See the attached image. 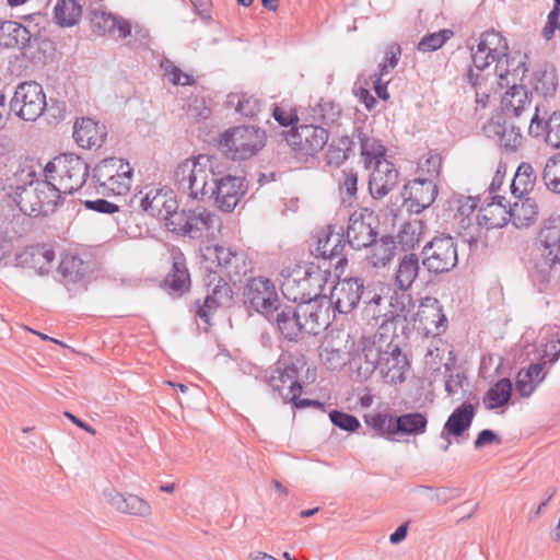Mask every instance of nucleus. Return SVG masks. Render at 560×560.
Listing matches in <instances>:
<instances>
[{"instance_id":"1","label":"nucleus","mask_w":560,"mask_h":560,"mask_svg":"<svg viewBox=\"0 0 560 560\" xmlns=\"http://www.w3.org/2000/svg\"><path fill=\"white\" fill-rule=\"evenodd\" d=\"M538 254L529 277L539 292L560 287V225L545 224L538 233Z\"/></svg>"},{"instance_id":"2","label":"nucleus","mask_w":560,"mask_h":560,"mask_svg":"<svg viewBox=\"0 0 560 560\" xmlns=\"http://www.w3.org/2000/svg\"><path fill=\"white\" fill-rule=\"evenodd\" d=\"M281 292L288 301L326 300L324 288L330 277L329 269L310 264L302 268L282 270Z\"/></svg>"},{"instance_id":"3","label":"nucleus","mask_w":560,"mask_h":560,"mask_svg":"<svg viewBox=\"0 0 560 560\" xmlns=\"http://www.w3.org/2000/svg\"><path fill=\"white\" fill-rule=\"evenodd\" d=\"M133 168L120 158L102 160L93 170L92 179L97 194L103 196H121L131 187Z\"/></svg>"},{"instance_id":"4","label":"nucleus","mask_w":560,"mask_h":560,"mask_svg":"<svg viewBox=\"0 0 560 560\" xmlns=\"http://www.w3.org/2000/svg\"><path fill=\"white\" fill-rule=\"evenodd\" d=\"M266 135L255 126H236L220 135L219 149L232 160H246L265 145Z\"/></svg>"},{"instance_id":"5","label":"nucleus","mask_w":560,"mask_h":560,"mask_svg":"<svg viewBox=\"0 0 560 560\" xmlns=\"http://www.w3.org/2000/svg\"><path fill=\"white\" fill-rule=\"evenodd\" d=\"M45 177H56L58 175L59 189L63 194H72L79 190L86 182L90 171L88 163L73 153H63L52 161L48 162L44 168Z\"/></svg>"},{"instance_id":"6","label":"nucleus","mask_w":560,"mask_h":560,"mask_svg":"<svg viewBox=\"0 0 560 560\" xmlns=\"http://www.w3.org/2000/svg\"><path fill=\"white\" fill-rule=\"evenodd\" d=\"M306 365L304 355L281 354L276 369L269 377V385L278 392L283 401L296 398L303 390L300 374Z\"/></svg>"},{"instance_id":"7","label":"nucleus","mask_w":560,"mask_h":560,"mask_svg":"<svg viewBox=\"0 0 560 560\" xmlns=\"http://www.w3.org/2000/svg\"><path fill=\"white\" fill-rule=\"evenodd\" d=\"M306 365L304 355L281 354L276 369L269 377V385L278 392L283 401L296 398L303 390L300 374Z\"/></svg>"},{"instance_id":"8","label":"nucleus","mask_w":560,"mask_h":560,"mask_svg":"<svg viewBox=\"0 0 560 560\" xmlns=\"http://www.w3.org/2000/svg\"><path fill=\"white\" fill-rule=\"evenodd\" d=\"M306 365L304 355L281 354L276 369L269 377V385L278 392L283 401L296 398L303 390L300 374Z\"/></svg>"},{"instance_id":"9","label":"nucleus","mask_w":560,"mask_h":560,"mask_svg":"<svg viewBox=\"0 0 560 560\" xmlns=\"http://www.w3.org/2000/svg\"><path fill=\"white\" fill-rule=\"evenodd\" d=\"M329 132L318 125H298L285 133V141L292 149L294 156L307 162L315 158L327 144Z\"/></svg>"},{"instance_id":"10","label":"nucleus","mask_w":560,"mask_h":560,"mask_svg":"<svg viewBox=\"0 0 560 560\" xmlns=\"http://www.w3.org/2000/svg\"><path fill=\"white\" fill-rule=\"evenodd\" d=\"M422 266L433 275L448 272L458 262L456 240L441 234L428 242L421 250Z\"/></svg>"},{"instance_id":"11","label":"nucleus","mask_w":560,"mask_h":560,"mask_svg":"<svg viewBox=\"0 0 560 560\" xmlns=\"http://www.w3.org/2000/svg\"><path fill=\"white\" fill-rule=\"evenodd\" d=\"M47 107L43 86L35 81L22 82L18 85L10 102L9 110L26 121H35Z\"/></svg>"},{"instance_id":"12","label":"nucleus","mask_w":560,"mask_h":560,"mask_svg":"<svg viewBox=\"0 0 560 560\" xmlns=\"http://www.w3.org/2000/svg\"><path fill=\"white\" fill-rule=\"evenodd\" d=\"M378 226L380 220L373 210L360 208L353 211L349 217L345 232L348 246L355 250L368 248L378 235Z\"/></svg>"},{"instance_id":"13","label":"nucleus","mask_w":560,"mask_h":560,"mask_svg":"<svg viewBox=\"0 0 560 560\" xmlns=\"http://www.w3.org/2000/svg\"><path fill=\"white\" fill-rule=\"evenodd\" d=\"M243 295L245 304L266 318L273 316L277 306L280 304L276 284L270 279L261 276L248 280Z\"/></svg>"},{"instance_id":"14","label":"nucleus","mask_w":560,"mask_h":560,"mask_svg":"<svg viewBox=\"0 0 560 560\" xmlns=\"http://www.w3.org/2000/svg\"><path fill=\"white\" fill-rule=\"evenodd\" d=\"M211 187L210 200L214 199L217 207L224 212L233 211L247 191L245 177L232 175L212 176Z\"/></svg>"},{"instance_id":"15","label":"nucleus","mask_w":560,"mask_h":560,"mask_svg":"<svg viewBox=\"0 0 560 560\" xmlns=\"http://www.w3.org/2000/svg\"><path fill=\"white\" fill-rule=\"evenodd\" d=\"M438 184L430 177H418L404 186L401 196L407 210L419 214L435 200Z\"/></svg>"},{"instance_id":"16","label":"nucleus","mask_w":560,"mask_h":560,"mask_svg":"<svg viewBox=\"0 0 560 560\" xmlns=\"http://www.w3.org/2000/svg\"><path fill=\"white\" fill-rule=\"evenodd\" d=\"M364 279L349 277L339 279L331 290L329 303L340 314L351 313L361 302Z\"/></svg>"},{"instance_id":"17","label":"nucleus","mask_w":560,"mask_h":560,"mask_svg":"<svg viewBox=\"0 0 560 560\" xmlns=\"http://www.w3.org/2000/svg\"><path fill=\"white\" fill-rule=\"evenodd\" d=\"M345 238V230L342 226L329 224L322 229L318 233L317 246L315 248V256L324 259H336V267L347 264L345 249L347 246Z\"/></svg>"},{"instance_id":"18","label":"nucleus","mask_w":560,"mask_h":560,"mask_svg":"<svg viewBox=\"0 0 560 560\" xmlns=\"http://www.w3.org/2000/svg\"><path fill=\"white\" fill-rule=\"evenodd\" d=\"M412 320L418 330L427 336H436L444 331L447 319L440 301L433 296H425L421 300Z\"/></svg>"},{"instance_id":"19","label":"nucleus","mask_w":560,"mask_h":560,"mask_svg":"<svg viewBox=\"0 0 560 560\" xmlns=\"http://www.w3.org/2000/svg\"><path fill=\"white\" fill-rule=\"evenodd\" d=\"M39 30L32 31L15 21L0 22V45L7 48H16L24 50L31 48L33 44L48 45L49 42L40 39Z\"/></svg>"},{"instance_id":"20","label":"nucleus","mask_w":560,"mask_h":560,"mask_svg":"<svg viewBox=\"0 0 560 560\" xmlns=\"http://www.w3.org/2000/svg\"><path fill=\"white\" fill-rule=\"evenodd\" d=\"M140 208L152 218L164 219L178 209V202L168 187H149L140 199Z\"/></svg>"},{"instance_id":"21","label":"nucleus","mask_w":560,"mask_h":560,"mask_svg":"<svg viewBox=\"0 0 560 560\" xmlns=\"http://www.w3.org/2000/svg\"><path fill=\"white\" fill-rule=\"evenodd\" d=\"M390 338H398L397 332L393 331L390 334V325H381L373 339L362 338L361 355L366 364V371L373 372L376 369H382L384 353Z\"/></svg>"},{"instance_id":"22","label":"nucleus","mask_w":560,"mask_h":560,"mask_svg":"<svg viewBox=\"0 0 560 560\" xmlns=\"http://www.w3.org/2000/svg\"><path fill=\"white\" fill-rule=\"evenodd\" d=\"M273 320L280 335L288 341L298 342L305 336V329H310L299 316V310L293 305L277 306L273 316L268 318Z\"/></svg>"},{"instance_id":"23","label":"nucleus","mask_w":560,"mask_h":560,"mask_svg":"<svg viewBox=\"0 0 560 560\" xmlns=\"http://www.w3.org/2000/svg\"><path fill=\"white\" fill-rule=\"evenodd\" d=\"M399 172L389 161H377L369 179V190L373 199H382L398 184Z\"/></svg>"},{"instance_id":"24","label":"nucleus","mask_w":560,"mask_h":560,"mask_svg":"<svg viewBox=\"0 0 560 560\" xmlns=\"http://www.w3.org/2000/svg\"><path fill=\"white\" fill-rule=\"evenodd\" d=\"M211 165L209 155L200 154L196 159H186L177 165L174 172L175 185L182 194L189 197L194 192V183L201 171H206Z\"/></svg>"},{"instance_id":"25","label":"nucleus","mask_w":560,"mask_h":560,"mask_svg":"<svg viewBox=\"0 0 560 560\" xmlns=\"http://www.w3.org/2000/svg\"><path fill=\"white\" fill-rule=\"evenodd\" d=\"M539 112L537 104L528 126L529 135L536 138L544 137L547 144L560 149V112H553L548 118L540 117Z\"/></svg>"},{"instance_id":"26","label":"nucleus","mask_w":560,"mask_h":560,"mask_svg":"<svg viewBox=\"0 0 560 560\" xmlns=\"http://www.w3.org/2000/svg\"><path fill=\"white\" fill-rule=\"evenodd\" d=\"M107 137L106 127L90 117L77 119L73 125V139L84 149L101 148Z\"/></svg>"},{"instance_id":"27","label":"nucleus","mask_w":560,"mask_h":560,"mask_svg":"<svg viewBox=\"0 0 560 560\" xmlns=\"http://www.w3.org/2000/svg\"><path fill=\"white\" fill-rule=\"evenodd\" d=\"M478 402H463L456 407L444 423L440 438L462 436L470 427L477 412Z\"/></svg>"},{"instance_id":"28","label":"nucleus","mask_w":560,"mask_h":560,"mask_svg":"<svg viewBox=\"0 0 560 560\" xmlns=\"http://www.w3.org/2000/svg\"><path fill=\"white\" fill-rule=\"evenodd\" d=\"M104 497L108 503L120 513L138 516H147L151 513L150 504L138 495L124 494L114 489H106Z\"/></svg>"},{"instance_id":"29","label":"nucleus","mask_w":560,"mask_h":560,"mask_svg":"<svg viewBox=\"0 0 560 560\" xmlns=\"http://www.w3.org/2000/svg\"><path fill=\"white\" fill-rule=\"evenodd\" d=\"M409 366L407 357L401 352L395 339H389L387 348L384 353L381 372L385 377L390 378L392 382L404 381L405 370Z\"/></svg>"},{"instance_id":"30","label":"nucleus","mask_w":560,"mask_h":560,"mask_svg":"<svg viewBox=\"0 0 560 560\" xmlns=\"http://www.w3.org/2000/svg\"><path fill=\"white\" fill-rule=\"evenodd\" d=\"M389 305L392 307L390 316L385 318L381 325H390V334L393 331L397 332V328L400 327L404 334L407 329L408 315L415 307L412 298L404 291L401 294L392 296Z\"/></svg>"},{"instance_id":"31","label":"nucleus","mask_w":560,"mask_h":560,"mask_svg":"<svg viewBox=\"0 0 560 560\" xmlns=\"http://www.w3.org/2000/svg\"><path fill=\"white\" fill-rule=\"evenodd\" d=\"M232 291L228 283L217 284L212 292L208 294L203 302L196 301V315L207 325H211L212 314L223 304L231 301Z\"/></svg>"},{"instance_id":"32","label":"nucleus","mask_w":560,"mask_h":560,"mask_svg":"<svg viewBox=\"0 0 560 560\" xmlns=\"http://www.w3.org/2000/svg\"><path fill=\"white\" fill-rule=\"evenodd\" d=\"M168 293L174 296H182L190 289V275L182 255L173 258L172 269L163 280Z\"/></svg>"},{"instance_id":"33","label":"nucleus","mask_w":560,"mask_h":560,"mask_svg":"<svg viewBox=\"0 0 560 560\" xmlns=\"http://www.w3.org/2000/svg\"><path fill=\"white\" fill-rule=\"evenodd\" d=\"M509 222L517 229L528 228L534 224L538 218V206L533 198H522L509 207Z\"/></svg>"},{"instance_id":"34","label":"nucleus","mask_w":560,"mask_h":560,"mask_svg":"<svg viewBox=\"0 0 560 560\" xmlns=\"http://www.w3.org/2000/svg\"><path fill=\"white\" fill-rule=\"evenodd\" d=\"M368 261L373 267H385L395 256L396 238L390 234L378 235L368 246Z\"/></svg>"},{"instance_id":"35","label":"nucleus","mask_w":560,"mask_h":560,"mask_svg":"<svg viewBox=\"0 0 560 560\" xmlns=\"http://www.w3.org/2000/svg\"><path fill=\"white\" fill-rule=\"evenodd\" d=\"M354 138H357L358 144H360L361 155L366 168H370L372 163L377 165V161H386V149L383 143L368 136L362 127H354Z\"/></svg>"},{"instance_id":"36","label":"nucleus","mask_w":560,"mask_h":560,"mask_svg":"<svg viewBox=\"0 0 560 560\" xmlns=\"http://www.w3.org/2000/svg\"><path fill=\"white\" fill-rule=\"evenodd\" d=\"M428 420L424 415L420 412L404 413L393 417V436L396 434L402 435H419L425 432Z\"/></svg>"},{"instance_id":"37","label":"nucleus","mask_w":560,"mask_h":560,"mask_svg":"<svg viewBox=\"0 0 560 560\" xmlns=\"http://www.w3.org/2000/svg\"><path fill=\"white\" fill-rule=\"evenodd\" d=\"M494 61L495 72L501 85H503V81H505V85L510 84V75L513 78L514 83L518 78L522 79L527 71L523 58L511 56L510 51H508L506 56L499 57Z\"/></svg>"},{"instance_id":"38","label":"nucleus","mask_w":560,"mask_h":560,"mask_svg":"<svg viewBox=\"0 0 560 560\" xmlns=\"http://www.w3.org/2000/svg\"><path fill=\"white\" fill-rule=\"evenodd\" d=\"M502 110L505 116L518 117L525 110L526 105H529L528 94L523 85H517L515 82L504 93L502 101Z\"/></svg>"},{"instance_id":"39","label":"nucleus","mask_w":560,"mask_h":560,"mask_svg":"<svg viewBox=\"0 0 560 560\" xmlns=\"http://www.w3.org/2000/svg\"><path fill=\"white\" fill-rule=\"evenodd\" d=\"M420 273V262L418 255L413 253L405 254L398 264L396 271V283L399 289L407 291Z\"/></svg>"},{"instance_id":"40","label":"nucleus","mask_w":560,"mask_h":560,"mask_svg":"<svg viewBox=\"0 0 560 560\" xmlns=\"http://www.w3.org/2000/svg\"><path fill=\"white\" fill-rule=\"evenodd\" d=\"M35 176L36 171L33 165L26 163L19 164L13 174L5 179L4 188L8 190V196L13 198L20 190L32 186L37 180Z\"/></svg>"},{"instance_id":"41","label":"nucleus","mask_w":560,"mask_h":560,"mask_svg":"<svg viewBox=\"0 0 560 560\" xmlns=\"http://www.w3.org/2000/svg\"><path fill=\"white\" fill-rule=\"evenodd\" d=\"M513 385L510 378L499 380L491 386L483 396V404L487 409H498L508 405L511 400Z\"/></svg>"},{"instance_id":"42","label":"nucleus","mask_w":560,"mask_h":560,"mask_svg":"<svg viewBox=\"0 0 560 560\" xmlns=\"http://www.w3.org/2000/svg\"><path fill=\"white\" fill-rule=\"evenodd\" d=\"M479 51H488L491 56V61L497 60L499 57L506 56L509 51V44L506 38L494 30H488L480 35Z\"/></svg>"},{"instance_id":"43","label":"nucleus","mask_w":560,"mask_h":560,"mask_svg":"<svg viewBox=\"0 0 560 560\" xmlns=\"http://www.w3.org/2000/svg\"><path fill=\"white\" fill-rule=\"evenodd\" d=\"M54 178L37 179V196L38 203L42 206V210H45L47 215L54 211L56 206L61 199L62 190L59 189V185L52 182Z\"/></svg>"},{"instance_id":"44","label":"nucleus","mask_w":560,"mask_h":560,"mask_svg":"<svg viewBox=\"0 0 560 560\" xmlns=\"http://www.w3.org/2000/svg\"><path fill=\"white\" fill-rule=\"evenodd\" d=\"M534 91L544 97L552 96L558 86L557 70L553 66H544L534 74Z\"/></svg>"},{"instance_id":"45","label":"nucleus","mask_w":560,"mask_h":560,"mask_svg":"<svg viewBox=\"0 0 560 560\" xmlns=\"http://www.w3.org/2000/svg\"><path fill=\"white\" fill-rule=\"evenodd\" d=\"M12 199L18 205L20 210L26 215L39 217L45 214V210H42V206L38 203L37 180L28 188L16 192V196H14Z\"/></svg>"},{"instance_id":"46","label":"nucleus","mask_w":560,"mask_h":560,"mask_svg":"<svg viewBox=\"0 0 560 560\" xmlns=\"http://www.w3.org/2000/svg\"><path fill=\"white\" fill-rule=\"evenodd\" d=\"M214 214L205 208L190 210L188 230L185 232L191 238H199L205 231H209L213 225Z\"/></svg>"},{"instance_id":"47","label":"nucleus","mask_w":560,"mask_h":560,"mask_svg":"<svg viewBox=\"0 0 560 560\" xmlns=\"http://www.w3.org/2000/svg\"><path fill=\"white\" fill-rule=\"evenodd\" d=\"M55 20L60 26H72L78 23L82 8L77 0H59L54 10Z\"/></svg>"},{"instance_id":"48","label":"nucleus","mask_w":560,"mask_h":560,"mask_svg":"<svg viewBox=\"0 0 560 560\" xmlns=\"http://www.w3.org/2000/svg\"><path fill=\"white\" fill-rule=\"evenodd\" d=\"M477 220L488 230L502 228L509 223V212L500 206H492L488 202L486 207L480 208Z\"/></svg>"},{"instance_id":"49","label":"nucleus","mask_w":560,"mask_h":560,"mask_svg":"<svg viewBox=\"0 0 560 560\" xmlns=\"http://www.w3.org/2000/svg\"><path fill=\"white\" fill-rule=\"evenodd\" d=\"M228 104L235 106L237 113L248 118H255L262 109L264 103L254 95L243 93L229 95Z\"/></svg>"},{"instance_id":"50","label":"nucleus","mask_w":560,"mask_h":560,"mask_svg":"<svg viewBox=\"0 0 560 560\" xmlns=\"http://www.w3.org/2000/svg\"><path fill=\"white\" fill-rule=\"evenodd\" d=\"M535 180L536 174L532 165L528 163H522L518 166L511 184L514 197H523L524 194L528 192V190L533 188Z\"/></svg>"},{"instance_id":"51","label":"nucleus","mask_w":560,"mask_h":560,"mask_svg":"<svg viewBox=\"0 0 560 560\" xmlns=\"http://www.w3.org/2000/svg\"><path fill=\"white\" fill-rule=\"evenodd\" d=\"M59 272L68 282H80L86 275V266L78 256H67L59 264Z\"/></svg>"},{"instance_id":"52","label":"nucleus","mask_w":560,"mask_h":560,"mask_svg":"<svg viewBox=\"0 0 560 560\" xmlns=\"http://www.w3.org/2000/svg\"><path fill=\"white\" fill-rule=\"evenodd\" d=\"M423 230V222L421 220H413L404 223L400 232L396 236L398 243L404 250L413 248L420 241Z\"/></svg>"},{"instance_id":"53","label":"nucleus","mask_w":560,"mask_h":560,"mask_svg":"<svg viewBox=\"0 0 560 560\" xmlns=\"http://www.w3.org/2000/svg\"><path fill=\"white\" fill-rule=\"evenodd\" d=\"M16 266L22 268H32L37 270L39 275L46 273V267L43 266V256L40 246H30L16 254Z\"/></svg>"},{"instance_id":"54","label":"nucleus","mask_w":560,"mask_h":560,"mask_svg":"<svg viewBox=\"0 0 560 560\" xmlns=\"http://www.w3.org/2000/svg\"><path fill=\"white\" fill-rule=\"evenodd\" d=\"M494 132L500 137L501 142L506 149L516 150L522 142L521 128L506 120L502 124L497 122Z\"/></svg>"},{"instance_id":"55","label":"nucleus","mask_w":560,"mask_h":560,"mask_svg":"<svg viewBox=\"0 0 560 560\" xmlns=\"http://www.w3.org/2000/svg\"><path fill=\"white\" fill-rule=\"evenodd\" d=\"M542 179L548 190L560 194V152L547 160Z\"/></svg>"},{"instance_id":"56","label":"nucleus","mask_w":560,"mask_h":560,"mask_svg":"<svg viewBox=\"0 0 560 560\" xmlns=\"http://www.w3.org/2000/svg\"><path fill=\"white\" fill-rule=\"evenodd\" d=\"M214 175L215 173L213 172L212 164L206 168V171H201L194 183V192H190L189 197L200 201L210 200V192L212 188L211 177Z\"/></svg>"},{"instance_id":"57","label":"nucleus","mask_w":560,"mask_h":560,"mask_svg":"<svg viewBox=\"0 0 560 560\" xmlns=\"http://www.w3.org/2000/svg\"><path fill=\"white\" fill-rule=\"evenodd\" d=\"M453 31L444 28L435 33L424 35L419 42L417 48L422 52H431L440 49L452 36Z\"/></svg>"},{"instance_id":"58","label":"nucleus","mask_w":560,"mask_h":560,"mask_svg":"<svg viewBox=\"0 0 560 560\" xmlns=\"http://www.w3.org/2000/svg\"><path fill=\"white\" fill-rule=\"evenodd\" d=\"M393 417L392 415L385 413L365 415L364 421L387 440L396 441L390 432L393 430Z\"/></svg>"},{"instance_id":"59","label":"nucleus","mask_w":560,"mask_h":560,"mask_svg":"<svg viewBox=\"0 0 560 560\" xmlns=\"http://www.w3.org/2000/svg\"><path fill=\"white\" fill-rule=\"evenodd\" d=\"M250 269L249 264L246 261V256L243 252L234 250L232 258L225 261V267L222 272L231 280L235 281L236 277L245 275Z\"/></svg>"},{"instance_id":"60","label":"nucleus","mask_w":560,"mask_h":560,"mask_svg":"<svg viewBox=\"0 0 560 560\" xmlns=\"http://www.w3.org/2000/svg\"><path fill=\"white\" fill-rule=\"evenodd\" d=\"M189 215L190 210H182L178 211L175 209V212H172V214L166 215L163 220L166 221L165 225L168 231L176 233L178 235L187 236V233L185 232L188 230V222H189Z\"/></svg>"},{"instance_id":"61","label":"nucleus","mask_w":560,"mask_h":560,"mask_svg":"<svg viewBox=\"0 0 560 560\" xmlns=\"http://www.w3.org/2000/svg\"><path fill=\"white\" fill-rule=\"evenodd\" d=\"M329 419L335 427L349 433L355 432L361 427L355 416L337 409L329 412Z\"/></svg>"},{"instance_id":"62","label":"nucleus","mask_w":560,"mask_h":560,"mask_svg":"<svg viewBox=\"0 0 560 560\" xmlns=\"http://www.w3.org/2000/svg\"><path fill=\"white\" fill-rule=\"evenodd\" d=\"M450 209H456L455 218L460 217V222L464 223L465 219H468L469 215L474 212L477 207V199L471 197L458 196L453 200L448 201Z\"/></svg>"},{"instance_id":"63","label":"nucleus","mask_w":560,"mask_h":560,"mask_svg":"<svg viewBox=\"0 0 560 560\" xmlns=\"http://www.w3.org/2000/svg\"><path fill=\"white\" fill-rule=\"evenodd\" d=\"M317 110L322 122L325 125L335 124L341 115L340 105L329 100H322Z\"/></svg>"},{"instance_id":"64","label":"nucleus","mask_w":560,"mask_h":560,"mask_svg":"<svg viewBox=\"0 0 560 560\" xmlns=\"http://www.w3.org/2000/svg\"><path fill=\"white\" fill-rule=\"evenodd\" d=\"M441 166V156L431 152L424 161L420 163L418 171L421 174V177H430L432 178V182H434L440 176Z\"/></svg>"}]
</instances>
